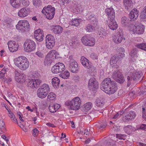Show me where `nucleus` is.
I'll return each mask as SVG.
<instances>
[{
    "instance_id": "1",
    "label": "nucleus",
    "mask_w": 146,
    "mask_h": 146,
    "mask_svg": "<svg viewBox=\"0 0 146 146\" xmlns=\"http://www.w3.org/2000/svg\"><path fill=\"white\" fill-rule=\"evenodd\" d=\"M100 88L106 93L111 94L116 91L117 87L115 82L111 81L110 78H107L102 81Z\"/></svg>"
},
{
    "instance_id": "2",
    "label": "nucleus",
    "mask_w": 146,
    "mask_h": 146,
    "mask_svg": "<svg viewBox=\"0 0 146 146\" xmlns=\"http://www.w3.org/2000/svg\"><path fill=\"white\" fill-rule=\"evenodd\" d=\"M14 61L15 65L22 70H27L29 65L28 59L25 56H19L15 59Z\"/></svg>"
},
{
    "instance_id": "3",
    "label": "nucleus",
    "mask_w": 146,
    "mask_h": 146,
    "mask_svg": "<svg viewBox=\"0 0 146 146\" xmlns=\"http://www.w3.org/2000/svg\"><path fill=\"white\" fill-rule=\"evenodd\" d=\"M50 90L48 85L47 84H44L38 89L37 91V95L40 98H44L46 96Z\"/></svg>"
},
{
    "instance_id": "4",
    "label": "nucleus",
    "mask_w": 146,
    "mask_h": 146,
    "mask_svg": "<svg viewBox=\"0 0 146 146\" xmlns=\"http://www.w3.org/2000/svg\"><path fill=\"white\" fill-rule=\"evenodd\" d=\"M42 12L46 15L48 19L51 20L54 17L55 12V9L51 5H48L43 8Z\"/></svg>"
},
{
    "instance_id": "5",
    "label": "nucleus",
    "mask_w": 146,
    "mask_h": 146,
    "mask_svg": "<svg viewBox=\"0 0 146 146\" xmlns=\"http://www.w3.org/2000/svg\"><path fill=\"white\" fill-rule=\"evenodd\" d=\"M71 106V109L74 110H77L79 109L81 104V101L80 98L78 97L74 98L71 100H68L66 101V104L67 105L72 104Z\"/></svg>"
},
{
    "instance_id": "6",
    "label": "nucleus",
    "mask_w": 146,
    "mask_h": 146,
    "mask_svg": "<svg viewBox=\"0 0 146 146\" xmlns=\"http://www.w3.org/2000/svg\"><path fill=\"white\" fill-rule=\"evenodd\" d=\"M24 47L25 51L31 52L35 49L36 44L33 40H27L24 43Z\"/></svg>"
},
{
    "instance_id": "7",
    "label": "nucleus",
    "mask_w": 146,
    "mask_h": 146,
    "mask_svg": "<svg viewBox=\"0 0 146 146\" xmlns=\"http://www.w3.org/2000/svg\"><path fill=\"white\" fill-rule=\"evenodd\" d=\"M82 42L84 45L88 46H93L95 43V38L89 35L83 36L82 38Z\"/></svg>"
},
{
    "instance_id": "8",
    "label": "nucleus",
    "mask_w": 146,
    "mask_h": 146,
    "mask_svg": "<svg viewBox=\"0 0 146 146\" xmlns=\"http://www.w3.org/2000/svg\"><path fill=\"white\" fill-rule=\"evenodd\" d=\"M112 77L116 82L120 84L123 83L124 81V77L120 70L116 69L114 70Z\"/></svg>"
},
{
    "instance_id": "9",
    "label": "nucleus",
    "mask_w": 146,
    "mask_h": 146,
    "mask_svg": "<svg viewBox=\"0 0 146 146\" xmlns=\"http://www.w3.org/2000/svg\"><path fill=\"white\" fill-rule=\"evenodd\" d=\"M46 39L47 48L49 49L52 48L55 45V40L54 37L51 35H48L46 36Z\"/></svg>"
},
{
    "instance_id": "10",
    "label": "nucleus",
    "mask_w": 146,
    "mask_h": 146,
    "mask_svg": "<svg viewBox=\"0 0 146 146\" xmlns=\"http://www.w3.org/2000/svg\"><path fill=\"white\" fill-rule=\"evenodd\" d=\"M65 69V67L64 64L59 62L52 67L51 71L53 73L57 74L63 72Z\"/></svg>"
},
{
    "instance_id": "11",
    "label": "nucleus",
    "mask_w": 146,
    "mask_h": 146,
    "mask_svg": "<svg viewBox=\"0 0 146 146\" xmlns=\"http://www.w3.org/2000/svg\"><path fill=\"white\" fill-rule=\"evenodd\" d=\"M69 69L72 73H77L78 71L79 68L77 62L71 57H70Z\"/></svg>"
},
{
    "instance_id": "12",
    "label": "nucleus",
    "mask_w": 146,
    "mask_h": 146,
    "mask_svg": "<svg viewBox=\"0 0 146 146\" xmlns=\"http://www.w3.org/2000/svg\"><path fill=\"white\" fill-rule=\"evenodd\" d=\"M117 31L113 40L115 43L119 44L121 43L123 39L125 40V38L124 37L123 33L121 30H118Z\"/></svg>"
},
{
    "instance_id": "13",
    "label": "nucleus",
    "mask_w": 146,
    "mask_h": 146,
    "mask_svg": "<svg viewBox=\"0 0 146 146\" xmlns=\"http://www.w3.org/2000/svg\"><path fill=\"white\" fill-rule=\"evenodd\" d=\"M88 87L89 89L92 91H96L98 88V83L95 78L93 77L89 80Z\"/></svg>"
},
{
    "instance_id": "14",
    "label": "nucleus",
    "mask_w": 146,
    "mask_h": 146,
    "mask_svg": "<svg viewBox=\"0 0 146 146\" xmlns=\"http://www.w3.org/2000/svg\"><path fill=\"white\" fill-rule=\"evenodd\" d=\"M16 27L17 29L18 30L26 29L30 28L29 22L25 20L19 21Z\"/></svg>"
},
{
    "instance_id": "15",
    "label": "nucleus",
    "mask_w": 146,
    "mask_h": 146,
    "mask_svg": "<svg viewBox=\"0 0 146 146\" xmlns=\"http://www.w3.org/2000/svg\"><path fill=\"white\" fill-rule=\"evenodd\" d=\"M144 30V26L141 24H139L138 25H133L132 29L131 30L134 33L138 34H142Z\"/></svg>"
},
{
    "instance_id": "16",
    "label": "nucleus",
    "mask_w": 146,
    "mask_h": 146,
    "mask_svg": "<svg viewBox=\"0 0 146 146\" xmlns=\"http://www.w3.org/2000/svg\"><path fill=\"white\" fill-rule=\"evenodd\" d=\"M42 81L38 79L29 80L27 84L28 87L32 88H37L39 87Z\"/></svg>"
},
{
    "instance_id": "17",
    "label": "nucleus",
    "mask_w": 146,
    "mask_h": 146,
    "mask_svg": "<svg viewBox=\"0 0 146 146\" xmlns=\"http://www.w3.org/2000/svg\"><path fill=\"white\" fill-rule=\"evenodd\" d=\"M57 52L54 50H50L47 54L45 61L48 63H50L52 62V60L54 59L55 57L56 59V56L57 55Z\"/></svg>"
},
{
    "instance_id": "18",
    "label": "nucleus",
    "mask_w": 146,
    "mask_h": 146,
    "mask_svg": "<svg viewBox=\"0 0 146 146\" xmlns=\"http://www.w3.org/2000/svg\"><path fill=\"white\" fill-rule=\"evenodd\" d=\"M15 79L16 81L20 83H23L25 81V75L23 74L19 73L18 71L15 70Z\"/></svg>"
},
{
    "instance_id": "19",
    "label": "nucleus",
    "mask_w": 146,
    "mask_h": 146,
    "mask_svg": "<svg viewBox=\"0 0 146 146\" xmlns=\"http://www.w3.org/2000/svg\"><path fill=\"white\" fill-rule=\"evenodd\" d=\"M34 36L37 40L42 41L43 40V37H44L43 31L40 29L35 31L34 33Z\"/></svg>"
},
{
    "instance_id": "20",
    "label": "nucleus",
    "mask_w": 146,
    "mask_h": 146,
    "mask_svg": "<svg viewBox=\"0 0 146 146\" xmlns=\"http://www.w3.org/2000/svg\"><path fill=\"white\" fill-rule=\"evenodd\" d=\"M7 44L9 49L11 52H13L17 50L19 45L15 41H9Z\"/></svg>"
},
{
    "instance_id": "21",
    "label": "nucleus",
    "mask_w": 146,
    "mask_h": 146,
    "mask_svg": "<svg viewBox=\"0 0 146 146\" xmlns=\"http://www.w3.org/2000/svg\"><path fill=\"white\" fill-rule=\"evenodd\" d=\"M30 9V8L24 7L21 8L18 12V15L21 17H25L28 15L29 12L28 10Z\"/></svg>"
},
{
    "instance_id": "22",
    "label": "nucleus",
    "mask_w": 146,
    "mask_h": 146,
    "mask_svg": "<svg viewBox=\"0 0 146 146\" xmlns=\"http://www.w3.org/2000/svg\"><path fill=\"white\" fill-rule=\"evenodd\" d=\"M139 12L137 9H134L131 10L129 14V17L132 20L134 21L137 18Z\"/></svg>"
},
{
    "instance_id": "23",
    "label": "nucleus",
    "mask_w": 146,
    "mask_h": 146,
    "mask_svg": "<svg viewBox=\"0 0 146 146\" xmlns=\"http://www.w3.org/2000/svg\"><path fill=\"white\" fill-rule=\"evenodd\" d=\"M131 77V79L134 81L139 80L141 77L140 74L138 72H133L129 76Z\"/></svg>"
},
{
    "instance_id": "24",
    "label": "nucleus",
    "mask_w": 146,
    "mask_h": 146,
    "mask_svg": "<svg viewBox=\"0 0 146 146\" xmlns=\"http://www.w3.org/2000/svg\"><path fill=\"white\" fill-rule=\"evenodd\" d=\"M86 66H84L88 69V71L90 72H96L95 68L92 65L91 62L88 60L86 63Z\"/></svg>"
},
{
    "instance_id": "25",
    "label": "nucleus",
    "mask_w": 146,
    "mask_h": 146,
    "mask_svg": "<svg viewBox=\"0 0 146 146\" xmlns=\"http://www.w3.org/2000/svg\"><path fill=\"white\" fill-rule=\"evenodd\" d=\"M110 22L108 24V27L110 29L112 30H115L117 29L118 27V25L117 23L114 20H109Z\"/></svg>"
},
{
    "instance_id": "26",
    "label": "nucleus",
    "mask_w": 146,
    "mask_h": 146,
    "mask_svg": "<svg viewBox=\"0 0 146 146\" xmlns=\"http://www.w3.org/2000/svg\"><path fill=\"white\" fill-rule=\"evenodd\" d=\"M94 16V15H91L88 17V19L90 21L91 24L96 27L98 23V20Z\"/></svg>"
},
{
    "instance_id": "27",
    "label": "nucleus",
    "mask_w": 146,
    "mask_h": 146,
    "mask_svg": "<svg viewBox=\"0 0 146 146\" xmlns=\"http://www.w3.org/2000/svg\"><path fill=\"white\" fill-rule=\"evenodd\" d=\"M53 32L56 34H59L62 32L63 28L59 25L55 26L52 29Z\"/></svg>"
},
{
    "instance_id": "28",
    "label": "nucleus",
    "mask_w": 146,
    "mask_h": 146,
    "mask_svg": "<svg viewBox=\"0 0 146 146\" xmlns=\"http://www.w3.org/2000/svg\"><path fill=\"white\" fill-rule=\"evenodd\" d=\"M120 58L119 56L117 55H114L111 57L110 60V64L112 65V63L114 64L115 65H116V62Z\"/></svg>"
},
{
    "instance_id": "29",
    "label": "nucleus",
    "mask_w": 146,
    "mask_h": 146,
    "mask_svg": "<svg viewBox=\"0 0 146 146\" xmlns=\"http://www.w3.org/2000/svg\"><path fill=\"white\" fill-rule=\"evenodd\" d=\"M107 123L104 121H99L98 124H96L95 125L99 129H103L105 128L107 126Z\"/></svg>"
},
{
    "instance_id": "30",
    "label": "nucleus",
    "mask_w": 146,
    "mask_h": 146,
    "mask_svg": "<svg viewBox=\"0 0 146 146\" xmlns=\"http://www.w3.org/2000/svg\"><path fill=\"white\" fill-rule=\"evenodd\" d=\"M123 129L127 133H129L130 131H135L136 130L135 128L133 127L131 125L125 126Z\"/></svg>"
},
{
    "instance_id": "31",
    "label": "nucleus",
    "mask_w": 146,
    "mask_h": 146,
    "mask_svg": "<svg viewBox=\"0 0 146 146\" xmlns=\"http://www.w3.org/2000/svg\"><path fill=\"white\" fill-rule=\"evenodd\" d=\"M136 115L135 113L133 111H130L125 116L126 119L131 120L134 119L136 117Z\"/></svg>"
},
{
    "instance_id": "32",
    "label": "nucleus",
    "mask_w": 146,
    "mask_h": 146,
    "mask_svg": "<svg viewBox=\"0 0 146 146\" xmlns=\"http://www.w3.org/2000/svg\"><path fill=\"white\" fill-rule=\"evenodd\" d=\"M60 80L57 77H54L52 79V83L53 86L56 88L59 86Z\"/></svg>"
},
{
    "instance_id": "33",
    "label": "nucleus",
    "mask_w": 146,
    "mask_h": 146,
    "mask_svg": "<svg viewBox=\"0 0 146 146\" xmlns=\"http://www.w3.org/2000/svg\"><path fill=\"white\" fill-rule=\"evenodd\" d=\"M60 72L61 73L60 74L59 76L63 78H68L70 76V73L67 71Z\"/></svg>"
},
{
    "instance_id": "34",
    "label": "nucleus",
    "mask_w": 146,
    "mask_h": 146,
    "mask_svg": "<svg viewBox=\"0 0 146 146\" xmlns=\"http://www.w3.org/2000/svg\"><path fill=\"white\" fill-rule=\"evenodd\" d=\"M92 104L90 102H87L84 104L83 108L84 111H87L90 110L92 107Z\"/></svg>"
},
{
    "instance_id": "35",
    "label": "nucleus",
    "mask_w": 146,
    "mask_h": 146,
    "mask_svg": "<svg viewBox=\"0 0 146 146\" xmlns=\"http://www.w3.org/2000/svg\"><path fill=\"white\" fill-rule=\"evenodd\" d=\"M10 3L14 8H18L20 6V3L16 0H10Z\"/></svg>"
},
{
    "instance_id": "36",
    "label": "nucleus",
    "mask_w": 146,
    "mask_h": 146,
    "mask_svg": "<svg viewBox=\"0 0 146 146\" xmlns=\"http://www.w3.org/2000/svg\"><path fill=\"white\" fill-rule=\"evenodd\" d=\"M124 5L125 6V8L128 9V7H131L132 4L131 0H123Z\"/></svg>"
},
{
    "instance_id": "37",
    "label": "nucleus",
    "mask_w": 146,
    "mask_h": 146,
    "mask_svg": "<svg viewBox=\"0 0 146 146\" xmlns=\"http://www.w3.org/2000/svg\"><path fill=\"white\" fill-rule=\"evenodd\" d=\"M95 27L94 25L88 24L86 27V29L88 32H91L95 30Z\"/></svg>"
},
{
    "instance_id": "38",
    "label": "nucleus",
    "mask_w": 146,
    "mask_h": 146,
    "mask_svg": "<svg viewBox=\"0 0 146 146\" xmlns=\"http://www.w3.org/2000/svg\"><path fill=\"white\" fill-rule=\"evenodd\" d=\"M56 97V95L53 92H50L48 95L47 101H50L54 100L55 99Z\"/></svg>"
},
{
    "instance_id": "39",
    "label": "nucleus",
    "mask_w": 146,
    "mask_h": 146,
    "mask_svg": "<svg viewBox=\"0 0 146 146\" xmlns=\"http://www.w3.org/2000/svg\"><path fill=\"white\" fill-rule=\"evenodd\" d=\"M80 20L79 19H76L72 20L70 22V24L75 26H78L80 24Z\"/></svg>"
},
{
    "instance_id": "40",
    "label": "nucleus",
    "mask_w": 146,
    "mask_h": 146,
    "mask_svg": "<svg viewBox=\"0 0 146 146\" xmlns=\"http://www.w3.org/2000/svg\"><path fill=\"white\" fill-rule=\"evenodd\" d=\"M33 4L36 8L38 7L42 4L40 0H33Z\"/></svg>"
},
{
    "instance_id": "41",
    "label": "nucleus",
    "mask_w": 146,
    "mask_h": 146,
    "mask_svg": "<svg viewBox=\"0 0 146 146\" xmlns=\"http://www.w3.org/2000/svg\"><path fill=\"white\" fill-rule=\"evenodd\" d=\"M136 46L139 48L146 51V43L138 44L136 45Z\"/></svg>"
},
{
    "instance_id": "42",
    "label": "nucleus",
    "mask_w": 146,
    "mask_h": 146,
    "mask_svg": "<svg viewBox=\"0 0 146 146\" xmlns=\"http://www.w3.org/2000/svg\"><path fill=\"white\" fill-rule=\"evenodd\" d=\"M119 55H118L120 58H123L125 56V50L123 48H120L119 49Z\"/></svg>"
},
{
    "instance_id": "43",
    "label": "nucleus",
    "mask_w": 146,
    "mask_h": 146,
    "mask_svg": "<svg viewBox=\"0 0 146 146\" xmlns=\"http://www.w3.org/2000/svg\"><path fill=\"white\" fill-rule=\"evenodd\" d=\"M141 17L142 19H146V6L143 9L141 14Z\"/></svg>"
},
{
    "instance_id": "44",
    "label": "nucleus",
    "mask_w": 146,
    "mask_h": 146,
    "mask_svg": "<svg viewBox=\"0 0 146 146\" xmlns=\"http://www.w3.org/2000/svg\"><path fill=\"white\" fill-rule=\"evenodd\" d=\"M88 60L84 56H82L81 57L80 59L81 62L83 66H86V63L88 62Z\"/></svg>"
},
{
    "instance_id": "45",
    "label": "nucleus",
    "mask_w": 146,
    "mask_h": 146,
    "mask_svg": "<svg viewBox=\"0 0 146 146\" xmlns=\"http://www.w3.org/2000/svg\"><path fill=\"white\" fill-rule=\"evenodd\" d=\"M21 4L27 7L29 5V0H20L19 1Z\"/></svg>"
},
{
    "instance_id": "46",
    "label": "nucleus",
    "mask_w": 146,
    "mask_h": 146,
    "mask_svg": "<svg viewBox=\"0 0 146 146\" xmlns=\"http://www.w3.org/2000/svg\"><path fill=\"white\" fill-rule=\"evenodd\" d=\"M114 10L112 7L106 8L105 10V12L107 15H110V13H111L114 14Z\"/></svg>"
},
{
    "instance_id": "47",
    "label": "nucleus",
    "mask_w": 146,
    "mask_h": 146,
    "mask_svg": "<svg viewBox=\"0 0 146 146\" xmlns=\"http://www.w3.org/2000/svg\"><path fill=\"white\" fill-rule=\"evenodd\" d=\"M96 104L98 107L102 106L104 105V102L99 99H97L96 101Z\"/></svg>"
},
{
    "instance_id": "48",
    "label": "nucleus",
    "mask_w": 146,
    "mask_h": 146,
    "mask_svg": "<svg viewBox=\"0 0 146 146\" xmlns=\"http://www.w3.org/2000/svg\"><path fill=\"white\" fill-rule=\"evenodd\" d=\"M49 111L51 113H54L56 111L55 109V106H54V104H50L48 107Z\"/></svg>"
},
{
    "instance_id": "49",
    "label": "nucleus",
    "mask_w": 146,
    "mask_h": 146,
    "mask_svg": "<svg viewBox=\"0 0 146 146\" xmlns=\"http://www.w3.org/2000/svg\"><path fill=\"white\" fill-rule=\"evenodd\" d=\"M6 69L4 68L0 72V78L1 79L4 78L5 74L6 73Z\"/></svg>"
},
{
    "instance_id": "50",
    "label": "nucleus",
    "mask_w": 146,
    "mask_h": 146,
    "mask_svg": "<svg viewBox=\"0 0 146 146\" xmlns=\"http://www.w3.org/2000/svg\"><path fill=\"white\" fill-rule=\"evenodd\" d=\"M116 137L120 139L125 140L126 138V135L125 134H118L116 135Z\"/></svg>"
},
{
    "instance_id": "51",
    "label": "nucleus",
    "mask_w": 146,
    "mask_h": 146,
    "mask_svg": "<svg viewBox=\"0 0 146 146\" xmlns=\"http://www.w3.org/2000/svg\"><path fill=\"white\" fill-rule=\"evenodd\" d=\"M129 20L126 17H123L121 19V23L124 25H127Z\"/></svg>"
},
{
    "instance_id": "52",
    "label": "nucleus",
    "mask_w": 146,
    "mask_h": 146,
    "mask_svg": "<svg viewBox=\"0 0 146 146\" xmlns=\"http://www.w3.org/2000/svg\"><path fill=\"white\" fill-rule=\"evenodd\" d=\"M109 20H114L115 18V13L114 11V14L110 13V15H107Z\"/></svg>"
},
{
    "instance_id": "53",
    "label": "nucleus",
    "mask_w": 146,
    "mask_h": 146,
    "mask_svg": "<svg viewBox=\"0 0 146 146\" xmlns=\"http://www.w3.org/2000/svg\"><path fill=\"white\" fill-rule=\"evenodd\" d=\"M137 49L136 48H133L131 51L130 55L132 57H133L135 55L137 56Z\"/></svg>"
},
{
    "instance_id": "54",
    "label": "nucleus",
    "mask_w": 146,
    "mask_h": 146,
    "mask_svg": "<svg viewBox=\"0 0 146 146\" xmlns=\"http://www.w3.org/2000/svg\"><path fill=\"white\" fill-rule=\"evenodd\" d=\"M99 35L100 37H103L104 36H106L107 35V34L105 30H101L99 33Z\"/></svg>"
},
{
    "instance_id": "55",
    "label": "nucleus",
    "mask_w": 146,
    "mask_h": 146,
    "mask_svg": "<svg viewBox=\"0 0 146 146\" xmlns=\"http://www.w3.org/2000/svg\"><path fill=\"white\" fill-rule=\"evenodd\" d=\"M141 129L146 131V125L145 124H142L140 127H137L136 130Z\"/></svg>"
},
{
    "instance_id": "56",
    "label": "nucleus",
    "mask_w": 146,
    "mask_h": 146,
    "mask_svg": "<svg viewBox=\"0 0 146 146\" xmlns=\"http://www.w3.org/2000/svg\"><path fill=\"white\" fill-rule=\"evenodd\" d=\"M39 131L36 128H35L33 130V136L36 137L38 135Z\"/></svg>"
},
{
    "instance_id": "57",
    "label": "nucleus",
    "mask_w": 146,
    "mask_h": 146,
    "mask_svg": "<svg viewBox=\"0 0 146 146\" xmlns=\"http://www.w3.org/2000/svg\"><path fill=\"white\" fill-rule=\"evenodd\" d=\"M90 57L93 60L97 59L98 56L97 54L94 53H92L90 54Z\"/></svg>"
},
{
    "instance_id": "58",
    "label": "nucleus",
    "mask_w": 146,
    "mask_h": 146,
    "mask_svg": "<svg viewBox=\"0 0 146 146\" xmlns=\"http://www.w3.org/2000/svg\"><path fill=\"white\" fill-rule=\"evenodd\" d=\"M5 123L3 121H1L0 122V129L1 131H2V129H4Z\"/></svg>"
},
{
    "instance_id": "59",
    "label": "nucleus",
    "mask_w": 146,
    "mask_h": 146,
    "mask_svg": "<svg viewBox=\"0 0 146 146\" xmlns=\"http://www.w3.org/2000/svg\"><path fill=\"white\" fill-rule=\"evenodd\" d=\"M127 87H129L131 84V81L132 80L131 79V77L129 76H128L127 78Z\"/></svg>"
},
{
    "instance_id": "60",
    "label": "nucleus",
    "mask_w": 146,
    "mask_h": 146,
    "mask_svg": "<svg viewBox=\"0 0 146 146\" xmlns=\"http://www.w3.org/2000/svg\"><path fill=\"white\" fill-rule=\"evenodd\" d=\"M113 141L112 140H111L107 142L106 144V146H113Z\"/></svg>"
},
{
    "instance_id": "61",
    "label": "nucleus",
    "mask_w": 146,
    "mask_h": 146,
    "mask_svg": "<svg viewBox=\"0 0 146 146\" xmlns=\"http://www.w3.org/2000/svg\"><path fill=\"white\" fill-rule=\"evenodd\" d=\"M36 54L38 57L42 58L43 56V54L41 52L39 51H38L36 52Z\"/></svg>"
},
{
    "instance_id": "62",
    "label": "nucleus",
    "mask_w": 146,
    "mask_h": 146,
    "mask_svg": "<svg viewBox=\"0 0 146 146\" xmlns=\"http://www.w3.org/2000/svg\"><path fill=\"white\" fill-rule=\"evenodd\" d=\"M10 115H9V116L11 118H12L13 117H14V115L13 114V113L12 112H11V111H10L8 110V109H7Z\"/></svg>"
},
{
    "instance_id": "63",
    "label": "nucleus",
    "mask_w": 146,
    "mask_h": 146,
    "mask_svg": "<svg viewBox=\"0 0 146 146\" xmlns=\"http://www.w3.org/2000/svg\"><path fill=\"white\" fill-rule=\"evenodd\" d=\"M54 106H55V109L56 110L59 109L60 106V105L57 104H54Z\"/></svg>"
},
{
    "instance_id": "64",
    "label": "nucleus",
    "mask_w": 146,
    "mask_h": 146,
    "mask_svg": "<svg viewBox=\"0 0 146 146\" xmlns=\"http://www.w3.org/2000/svg\"><path fill=\"white\" fill-rule=\"evenodd\" d=\"M142 117L143 119L145 120H146V111L145 112H144L142 113Z\"/></svg>"
}]
</instances>
